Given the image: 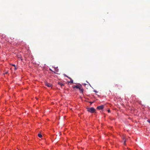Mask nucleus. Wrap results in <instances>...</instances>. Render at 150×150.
<instances>
[{
	"label": "nucleus",
	"mask_w": 150,
	"mask_h": 150,
	"mask_svg": "<svg viewBox=\"0 0 150 150\" xmlns=\"http://www.w3.org/2000/svg\"><path fill=\"white\" fill-rule=\"evenodd\" d=\"M87 110L88 112L91 113H94L95 111V109L93 107L87 108Z\"/></svg>",
	"instance_id": "obj_1"
},
{
	"label": "nucleus",
	"mask_w": 150,
	"mask_h": 150,
	"mask_svg": "<svg viewBox=\"0 0 150 150\" xmlns=\"http://www.w3.org/2000/svg\"><path fill=\"white\" fill-rule=\"evenodd\" d=\"M104 108V106L103 105H101L99 106H98L97 107V108L98 110H101L103 109Z\"/></svg>",
	"instance_id": "obj_2"
},
{
	"label": "nucleus",
	"mask_w": 150,
	"mask_h": 150,
	"mask_svg": "<svg viewBox=\"0 0 150 150\" xmlns=\"http://www.w3.org/2000/svg\"><path fill=\"white\" fill-rule=\"evenodd\" d=\"M81 87V85H76L74 87V88H78V89H79V88H80V87Z\"/></svg>",
	"instance_id": "obj_3"
},
{
	"label": "nucleus",
	"mask_w": 150,
	"mask_h": 150,
	"mask_svg": "<svg viewBox=\"0 0 150 150\" xmlns=\"http://www.w3.org/2000/svg\"><path fill=\"white\" fill-rule=\"evenodd\" d=\"M45 85L48 87H51L52 86V84H51L47 82L45 83Z\"/></svg>",
	"instance_id": "obj_4"
},
{
	"label": "nucleus",
	"mask_w": 150,
	"mask_h": 150,
	"mask_svg": "<svg viewBox=\"0 0 150 150\" xmlns=\"http://www.w3.org/2000/svg\"><path fill=\"white\" fill-rule=\"evenodd\" d=\"M79 90L82 93L83 91V89L82 88V86L80 87V88H79Z\"/></svg>",
	"instance_id": "obj_5"
},
{
	"label": "nucleus",
	"mask_w": 150,
	"mask_h": 150,
	"mask_svg": "<svg viewBox=\"0 0 150 150\" xmlns=\"http://www.w3.org/2000/svg\"><path fill=\"white\" fill-rule=\"evenodd\" d=\"M58 84L61 86V87H62L64 86V84L62 83L59 82Z\"/></svg>",
	"instance_id": "obj_6"
},
{
	"label": "nucleus",
	"mask_w": 150,
	"mask_h": 150,
	"mask_svg": "<svg viewBox=\"0 0 150 150\" xmlns=\"http://www.w3.org/2000/svg\"><path fill=\"white\" fill-rule=\"evenodd\" d=\"M38 136L40 138H41L42 137V135L40 134H38Z\"/></svg>",
	"instance_id": "obj_7"
},
{
	"label": "nucleus",
	"mask_w": 150,
	"mask_h": 150,
	"mask_svg": "<svg viewBox=\"0 0 150 150\" xmlns=\"http://www.w3.org/2000/svg\"><path fill=\"white\" fill-rule=\"evenodd\" d=\"M55 71L57 72L58 71H59V69H58L57 68V67H56V68H55Z\"/></svg>",
	"instance_id": "obj_8"
},
{
	"label": "nucleus",
	"mask_w": 150,
	"mask_h": 150,
	"mask_svg": "<svg viewBox=\"0 0 150 150\" xmlns=\"http://www.w3.org/2000/svg\"><path fill=\"white\" fill-rule=\"evenodd\" d=\"M69 82L71 83H73V80L71 79V80H70V81Z\"/></svg>",
	"instance_id": "obj_9"
},
{
	"label": "nucleus",
	"mask_w": 150,
	"mask_h": 150,
	"mask_svg": "<svg viewBox=\"0 0 150 150\" xmlns=\"http://www.w3.org/2000/svg\"><path fill=\"white\" fill-rule=\"evenodd\" d=\"M147 121V122H148L149 123H150V120H148Z\"/></svg>",
	"instance_id": "obj_10"
},
{
	"label": "nucleus",
	"mask_w": 150,
	"mask_h": 150,
	"mask_svg": "<svg viewBox=\"0 0 150 150\" xmlns=\"http://www.w3.org/2000/svg\"><path fill=\"white\" fill-rule=\"evenodd\" d=\"M108 112H110V110H108Z\"/></svg>",
	"instance_id": "obj_11"
},
{
	"label": "nucleus",
	"mask_w": 150,
	"mask_h": 150,
	"mask_svg": "<svg viewBox=\"0 0 150 150\" xmlns=\"http://www.w3.org/2000/svg\"><path fill=\"white\" fill-rule=\"evenodd\" d=\"M125 140L124 142V144H125Z\"/></svg>",
	"instance_id": "obj_12"
},
{
	"label": "nucleus",
	"mask_w": 150,
	"mask_h": 150,
	"mask_svg": "<svg viewBox=\"0 0 150 150\" xmlns=\"http://www.w3.org/2000/svg\"><path fill=\"white\" fill-rule=\"evenodd\" d=\"M12 65L14 67H15V64H12Z\"/></svg>",
	"instance_id": "obj_13"
},
{
	"label": "nucleus",
	"mask_w": 150,
	"mask_h": 150,
	"mask_svg": "<svg viewBox=\"0 0 150 150\" xmlns=\"http://www.w3.org/2000/svg\"><path fill=\"white\" fill-rule=\"evenodd\" d=\"M94 91L96 93L97 92L95 90H94Z\"/></svg>",
	"instance_id": "obj_14"
},
{
	"label": "nucleus",
	"mask_w": 150,
	"mask_h": 150,
	"mask_svg": "<svg viewBox=\"0 0 150 150\" xmlns=\"http://www.w3.org/2000/svg\"><path fill=\"white\" fill-rule=\"evenodd\" d=\"M15 67V69H16V67Z\"/></svg>",
	"instance_id": "obj_15"
}]
</instances>
